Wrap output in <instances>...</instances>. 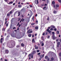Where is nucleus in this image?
Segmentation results:
<instances>
[{
    "instance_id": "2eb2a0df",
    "label": "nucleus",
    "mask_w": 61,
    "mask_h": 61,
    "mask_svg": "<svg viewBox=\"0 0 61 61\" xmlns=\"http://www.w3.org/2000/svg\"><path fill=\"white\" fill-rule=\"evenodd\" d=\"M3 38H1V40H0V43H2V40H3Z\"/></svg>"
},
{
    "instance_id": "9d476101",
    "label": "nucleus",
    "mask_w": 61,
    "mask_h": 61,
    "mask_svg": "<svg viewBox=\"0 0 61 61\" xmlns=\"http://www.w3.org/2000/svg\"><path fill=\"white\" fill-rule=\"evenodd\" d=\"M44 54H43V55H41L40 56V58H42L43 57H44Z\"/></svg>"
},
{
    "instance_id": "603ef678",
    "label": "nucleus",
    "mask_w": 61,
    "mask_h": 61,
    "mask_svg": "<svg viewBox=\"0 0 61 61\" xmlns=\"http://www.w3.org/2000/svg\"><path fill=\"white\" fill-rule=\"evenodd\" d=\"M51 52H50L48 53V54H51Z\"/></svg>"
},
{
    "instance_id": "f257e3e1",
    "label": "nucleus",
    "mask_w": 61,
    "mask_h": 61,
    "mask_svg": "<svg viewBox=\"0 0 61 61\" xmlns=\"http://www.w3.org/2000/svg\"><path fill=\"white\" fill-rule=\"evenodd\" d=\"M15 42H14V41H11V44L12 46H15Z\"/></svg>"
},
{
    "instance_id": "9b49d317",
    "label": "nucleus",
    "mask_w": 61,
    "mask_h": 61,
    "mask_svg": "<svg viewBox=\"0 0 61 61\" xmlns=\"http://www.w3.org/2000/svg\"><path fill=\"white\" fill-rule=\"evenodd\" d=\"M47 31L49 33H50L51 32V31L49 30V29H47Z\"/></svg>"
},
{
    "instance_id": "338daca9",
    "label": "nucleus",
    "mask_w": 61,
    "mask_h": 61,
    "mask_svg": "<svg viewBox=\"0 0 61 61\" xmlns=\"http://www.w3.org/2000/svg\"><path fill=\"white\" fill-rule=\"evenodd\" d=\"M9 36H7V38H9Z\"/></svg>"
},
{
    "instance_id": "ddd939ff",
    "label": "nucleus",
    "mask_w": 61,
    "mask_h": 61,
    "mask_svg": "<svg viewBox=\"0 0 61 61\" xmlns=\"http://www.w3.org/2000/svg\"><path fill=\"white\" fill-rule=\"evenodd\" d=\"M13 3V1H11L9 3H8V4L9 5H11V4H12Z\"/></svg>"
},
{
    "instance_id": "774afa93",
    "label": "nucleus",
    "mask_w": 61,
    "mask_h": 61,
    "mask_svg": "<svg viewBox=\"0 0 61 61\" xmlns=\"http://www.w3.org/2000/svg\"><path fill=\"white\" fill-rule=\"evenodd\" d=\"M24 20H25V19H22V22H24Z\"/></svg>"
},
{
    "instance_id": "3c124183",
    "label": "nucleus",
    "mask_w": 61,
    "mask_h": 61,
    "mask_svg": "<svg viewBox=\"0 0 61 61\" xmlns=\"http://www.w3.org/2000/svg\"><path fill=\"white\" fill-rule=\"evenodd\" d=\"M23 19V18L20 21V23H21V22H22V20Z\"/></svg>"
},
{
    "instance_id": "0eeeda50",
    "label": "nucleus",
    "mask_w": 61,
    "mask_h": 61,
    "mask_svg": "<svg viewBox=\"0 0 61 61\" xmlns=\"http://www.w3.org/2000/svg\"><path fill=\"white\" fill-rule=\"evenodd\" d=\"M41 46H44V44L43 43V41H42L41 42Z\"/></svg>"
},
{
    "instance_id": "6ab92c4d",
    "label": "nucleus",
    "mask_w": 61,
    "mask_h": 61,
    "mask_svg": "<svg viewBox=\"0 0 61 61\" xmlns=\"http://www.w3.org/2000/svg\"><path fill=\"white\" fill-rule=\"evenodd\" d=\"M36 29L37 30L38 29V27L37 26H36L35 27Z\"/></svg>"
},
{
    "instance_id": "5fc2aeb1",
    "label": "nucleus",
    "mask_w": 61,
    "mask_h": 61,
    "mask_svg": "<svg viewBox=\"0 0 61 61\" xmlns=\"http://www.w3.org/2000/svg\"><path fill=\"white\" fill-rule=\"evenodd\" d=\"M29 6L30 7H33V6L32 5H30Z\"/></svg>"
},
{
    "instance_id": "a18cd8bd",
    "label": "nucleus",
    "mask_w": 61,
    "mask_h": 61,
    "mask_svg": "<svg viewBox=\"0 0 61 61\" xmlns=\"http://www.w3.org/2000/svg\"><path fill=\"white\" fill-rule=\"evenodd\" d=\"M49 18L48 17V18H47V20H48V21H49Z\"/></svg>"
},
{
    "instance_id": "7c9ffc66",
    "label": "nucleus",
    "mask_w": 61,
    "mask_h": 61,
    "mask_svg": "<svg viewBox=\"0 0 61 61\" xmlns=\"http://www.w3.org/2000/svg\"><path fill=\"white\" fill-rule=\"evenodd\" d=\"M7 15L8 16H9L10 15V14L9 13H8Z\"/></svg>"
},
{
    "instance_id": "052dcab7",
    "label": "nucleus",
    "mask_w": 61,
    "mask_h": 61,
    "mask_svg": "<svg viewBox=\"0 0 61 61\" xmlns=\"http://www.w3.org/2000/svg\"><path fill=\"white\" fill-rule=\"evenodd\" d=\"M59 41V40H58V39H57L56 41H57V42H58Z\"/></svg>"
},
{
    "instance_id": "79ce46f5",
    "label": "nucleus",
    "mask_w": 61,
    "mask_h": 61,
    "mask_svg": "<svg viewBox=\"0 0 61 61\" xmlns=\"http://www.w3.org/2000/svg\"><path fill=\"white\" fill-rule=\"evenodd\" d=\"M59 56H61V53H59Z\"/></svg>"
},
{
    "instance_id": "bf43d9fd",
    "label": "nucleus",
    "mask_w": 61,
    "mask_h": 61,
    "mask_svg": "<svg viewBox=\"0 0 61 61\" xmlns=\"http://www.w3.org/2000/svg\"><path fill=\"white\" fill-rule=\"evenodd\" d=\"M45 35V33H43V34H42V35L43 36H44Z\"/></svg>"
},
{
    "instance_id": "58836bf2",
    "label": "nucleus",
    "mask_w": 61,
    "mask_h": 61,
    "mask_svg": "<svg viewBox=\"0 0 61 61\" xmlns=\"http://www.w3.org/2000/svg\"><path fill=\"white\" fill-rule=\"evenodd\" d=\"M2 31H5V28H3L2 29Z\"/></svg>"
},
{
    "instance_id": "393cba45",
    "label": "nucleus",
    "mask_w": 61,
    "mask_h": 61,
    "mask_svg": "<svg viewBox=\"0 0 61 61\" xmlns=\"http://www.w3.org/2000/svg\"><path fill=\"white\" fill-rule=\"evenodd\" d=\"M56 34H59V31H57Z\"/></svg>"
},
{
    "instance_id": "f704fd0d",
    "label": "nucleus",
    "mask_w": 61,
    "mask_h": 61,
    "mask_svg": "<svg viewBox=\"0 0 61 61\" xmlns=\"http://www.w3.org/2000/svg\"><path fill=\"white\" fill-rule=\"evenodd\" d=\"M7 20V18H5V21H6Z\"/></svg>"
},
{
    "instance_id": "c85d7f7f",
    "label": "nucleus",
    "mask_w": 61,
    "mask_h": 61,
    "mask_svg": "<svg viewBox=\"0 0 61 61\" xmlns=\"http://www.w3.org/2000/svg\"><path fill=\"white\" fill-rule=\"evenodd\" d=\"M31 54H29V57H31Z\"/></svg>"
},
{
    "instance_id": "412c9836",
    "label": "nucleus",
    "mask_w": 61,
    "mask_h": 61,
    "mask_svg": "<svg viewBox=\"0 0 61 61\" xmlns=\"http://www.w3.org/2000/svg\"><path fill=\"white\" fill-rule=\"evenodd\" d=\"M31 36H32V35H31V34H30L28 35V36L29 37H31Z\"/></svg>"
},
{
    "instance_id": "13d9d810",
    "label": "nucleus",
    "mask_w": 61,
    "mask_h": 61,
    "mask_svg": "<svg viewBox=\"0 0 61 61\" xmlns=\"http://www.w3.org/2000/svg\"><path fill=\"white\" fill-rule=\"evenodd\" d=\"M34 19V16H33V17L32 18V19Z\"/></svg>"
},
{
    "instance_id": "b1692460",
    "label": "nucleus",
    "mask_w": 61,
    "mask_h": 61,
    "mask_svg": "<svg viewBox=\"0 0 61 61\" xmlns=\"http://www.w3.org/2000/svg\"><path fill=\"white\" fill-rule=\"evenodd\" d=\"M30 11L31 13V15H33V12H32V11H31V10H30Z\"/></svg>"
},
{
    "instance_id": "f03ea898",
    "label": "nucleus",
    "mask_w": 61,
    "mask_h": 61,
    "mask_svg": "<svg viewBox=\"0 0 61 61\" xmlns=\"http://www.w3.org/2000/svg\"><path fill=\"white\" fill-rule=\"evenodd\" d=\"M52 4L53 5L52 6H53V8H55L56 7V5L55 4V2L54 1H53L52 2Z\"/></svg>"
},
{
    "instance_id": "72a5a7b5",
    "label": "nucleus",
    "mask_w": 61,
    "mask_h": 61,
    "mask_svg": "<svg viewBox=\"0 0 61 61\" xmlns=\"http://www.w3.org/2000/svg\"><path fill=\"white\" fill-rule=\"evenodd\" d=\"M34 40H35V39L33 38L32 40V42H34Z\"/></svg>"
},
{
    "instance_id": "bb28decb",
    "label": "nucleus",
    "mask_w": 61,
    "mask_h": 61,
    "mask_svg": "<svg viewBox=\"0 0 61 61\" xmlns=\"http://www.w3.org/2000/svg\"><path fill=\"white\" fill-rule=\"evenodd\" d=\"M52 34L53 36H55V32H52Z\"/></svg>"
},
{
    "instance_id": "864d4df0",
    "label": "nucleus",
    "mask_w": 61,
    "mask_h": 61,
    "mask_svg": "<svg viewBox=\"0 0 61 61\" xmlns=\"http://www.w3.org/2000/svg\"><path fill=\"white\" fill-rule=\"evenodd\" d=\"M47 34H48V32H46V35H47Z\"/></svg>"
},
{
    "instance_id": "39448f33",
    "label": "nucleus",
    "mask_w": 61,
    "mask_h": 61,
    "mask_svg": "<svg viewBox=\"0 0 61 61\" xmlns=\"http://www.w3.org/2000/svg\"><path fill=\"white\" fill-rule=\"evenodd\" d=\"M36 51L35 50L34 51H32V53L31 54L33 55L34 54H36Z\"/></svg>"
},
{
    "instance_id": "0e129e2a",
    "label": "nucleus",
    "mask_w": 61,
    "mask_h": 61,
    "mask_svg": "<svg viewBox=\"0 0 61 61\" xmlns=\"http://www.w3.org/2000/svg\"><path fill=\"white\" fill-rule=\"evenodd\" d=\"M32 37H34V35H32Z\"/></svg>"
},
{
    "instance_id": "a878e982",
    "label": "nucleus",
    "mask_w": 61,
    "mask_h": 61,
    "mask_svg": "<svg viewBox=\"0 0 61 61\" xmlns=\"http://www.w3.org/2000/svg\"><path fill=\"white\" fill-rule=\"evenodd\" d=\"M46 6H45L43 8V10H46L44 9H45V8H46Z\"/></svg>"
},
{
    "instance_id": "37998d69",
    "label": "nucleus",
    "mask_w": 61,
    "mask_h": 61,
    "mask_svg": "<svg viewBox=\"0 0 61 61\" xmlns=\"http://www.w3.org/2000/svg\"><path fill=\"white\" fill-rule=\"evenodd\" d=\"M40 54H41V53H40V52H39L37 54L38 55H40Z\"/></svg>"
},
{
    "instance_id": "1a4fd4ad",
    "label": "nucleus",
    "mask_w": 61,
    "mask_h": 61,
    "mask_svg": "<svg viewBox=\"0 0 61 61\" xmlns=\"http://www.w3.org/2000/svg\"><path fill=\"white\" fill-rule=\"evenodd\" d=\"M51 28H55L56 27L54 26V25H51Z\"/></svg>"
},
{
    "instance_id": "e433bc0d",
    "label": "nucleus",
    "mask_w": 61,
    "mask_h": 61,
    "mask_svg": "<svg viewBox=\"0 0 61 61\" xmlns=\"http://www.w3.org/2000/svg\"><path fill=\"white\" fill-rule=\"evenodd\" d=\"M12 10H11L10 12V14H12Z\"/></svg>"
},
{
    "instance_id": "4d7b16f0",
    "label": "nucleus",
    "mask_w": 61,
    "mask_h": 61,
    "mask_svg": "<svg viewBox=\"0 0 61 61\" xmlns=\"http://www.w3.org/2000/svg\"><path fill=\"white\" fill-rule=\"evenodd\" d=\"M2 60H3V58H1L0 59V61H2Z\"/></svg>"
},
{
    "instance_id": "a19ab883",
    "label": "nucleus",
    "mask_w": 61,
    "mask_h": 61,
    "mask_svg": "<svg viewBox=\"0 0 61 61\" xmlns=\"http://www.w3.org/2000/svg\"><path fill=\"white\" fill-rule=\"evenodd\" d=\"M50 30H51V31H52V30H54V29H53V28H51L50 29Z\"/></svg>"
},
{
    "instance_id": "f3484780",
    "label": "nucleus",
    "mask_w": 61,
    "mask_h": 61,
    "mask_svg": "<svg viewBox=\"0 0 61 61\" xmlns=\"http://www.w3.org/2000/svg\"><path fill=\"white\" fill-rule=\"evenodd\" d=\"M56 13H57V12L56 11V10H54L53 11L54 14H56Z\"/></svg>"
},
{
    "instance_id": "8fccbe9b",
    "label": "nucleus",
    "mask_w": 61,
    "mask_h": 61,
    "mask_svg": "<svg viewBox=\"0 0 61 61\" xmlns=\"http://www.w3.org/2000/svg\"><path fill=\"white\" fill-rule=\"evenodd\" d=\"M51 28V26L48 27V29H50V28Z\"/></svg>"
},
{
    "instance_id": "69168bd1",
    "label": "nucleus",
    "mask_w": 61,
    "mask_h": 61,
    "mask_svg": "<svg viewBox=\"0 0 61 61\" xmlns=\"http://www.w3.org/2000/svg\"><path fill=\"white\" fill-rule=\"evenodd\" d=\"M15 56H17V54L15 53Z\"/></svg>"
},
{
    "instance_id": "20e7f679",
    "label": "nucleus",
    "mask_w": 61,
    "mask_h": 61,
    "mask_svg": "<svg viewBox=\"0 0 61 61\" xmlns=\"http://www.w3.org/2000/svg\"><path fill=\"white\" fill-rule=\"evenodd\" d=\"M25 11V9L24 8H23L20 10V12L23 13V12H24Z\"/></svg>"
},
{
    "instance_id": "dca6fc26",
    "label": "nucleus",
    "mask_w": 61,
    "mask_h": 61,
    "mask_svg": "<svg viewBox=\"0 0 61 61\" xmlns=\"http://www.w3.org/2000/svg\"><path fill=\"white\" fill-rule=\"evenodd\" d=\"M21 46H22L23 47V46H24L25 45L23 43H22L21 44Z\"/></svg>"
},
{
    "instance_id": "de8ad7c7",
    "label": "nucleus",
    "mask_w": 61,
    "mask_h": 61,
    "mask_svg": "<svg viewBox=\"0 0 61 61\" xmlns=\"http://www.w3.org/2000/svg\"><path fill=\"white\" fill-rule=\"evenodd\" d=\"M54 46H53L51 47L52 49H54Z\"/></svg>"
},
{
    "instance_id": "09e8293b",
    "label": "nucleus",
    "mask_w": 61,
    "mask_h": 61,
    "mask_svg": "<svg viewBox=\"0 0 61 61\" xmlns=\"http://www.w3.org/2000/svg\"><path fill=\"white\" fill-rule=\"evenodd\" d=\"M36 52H39V50H37L36 51Z\"/></svg>"
},
{
    "instance_id": "6e6d98bb",
    "label": "nucleus",
    "mask_w": 61,
    "mask_h": 61,
    "mask_svg": "<svg viewBox=\"0 0 61 61\" xmlns=\"http://www.w3.org/2000/svg\"><path fill=\"white\" fill-rule=\"evenodd\" d=\"M8 23L6 24V26H8Z\"/></svg>"
},
{
    "instance_id": "aec40b11",
    "label": "nucleus",
    "mask_w": 61,
    "mask_h": 61,
    "mask_svg": "<svg viewBox=\"0 0 61 61\" xmlns=\"http://www.w3.org/2000/svg\"><path fill=\"white\" fill-rule=\"evenodd\" d=\"M18 7H19V8H21L22 7V5H18Z\"/></svg>"
},
{
    "instance_id": "49530a36",
    "label": "nucleus",
    "mask_w": 61,
    "mask_h": 61,
    "mask_svg": "<svg viewBox=\"0 0 61 61\" xmlns=\"http://www.w3.org/2000/svg\"><path fill=\"white\" fill-rule=\"evenodd\" d=\"M58 1L60 2V3H61V0H58Z\"/></svg>"
},
{
    "instance_id": "cd10ccee",
    "label": "nucleus",
    "mask_w": 61,
    "mask_h": 61,
    "mask_svg": "<svg viewBox=\"0 0 61 61\" xmlns=\"http://www.w3.org/2000/svg\"><path fill=\"white\" fill-rule=\"evenodd\" d=\"M45 59H47L48 58V56H46L45 57Z\"/></svg>"
},
{
    "instance_id": "423d86ee",
    "label": "nucleus",
    "mask_w": 61,
    "mask_h": 61,
    "mask_svg": "<svg viewBox=\"0 0 61 61\" xmlns=\"http://www.w3.org/2000/svg\"><path fill=\"white\" fill-rule=\"evenodd\" d=\"M5 53L6 54H7L9 53V51L8 50H6L5 51Z\"/></svg>"
},
{
    "instance_id": "ea45409f",
    "label": "nucleus",
    "mask_w": 61,
    "mask_h": 61,
    "mask_svg": "<svg viewBox=\"0 0 61 61\" xmlns=\"http://www.w3.org/2000/svg\"><path fill=\"white\" fill-rule=\"evenodd\" d=\"M26 7L27 8H28L29 7V6H26Z\"/></svg>"
},
{
    "instance_id": "7ed1b4c3",
    "label": "nucleus",
    "mask_w": 61,
    "mask_h": 61,
    "mask_svg": "<svg viewBox=\"0 0 61 61\" xmlns=\"http://www.w3.org/2000/svg\"><path fill=\"white\" fill-rule=\"evenodd\" d=\"M52 39H53V40H55V39H56L57 38V37H55V35H53L52 36Z\"/></svg>"
},
{
    "instance_id": "4468645a",
    "label": "nucleus",
    "mask_w": 61,
    "mask_h": 61,
    "mask_svg": "<svg viewBox=\"0 0 61 61\" xmlns=\"http://www.w3.org/2000/svg\"><path fill=\"white\" fill-rule=\"evenodd\" d=\"M41 39L42 40H43V41H44V37H43V36H42L41 37Z\"/></svg>"
},
{
    "instance_id": "c756f323",
    "label": "nucleus",
    "mask_w": 61,
    "mask_h": 61,
    "mask_svg": "<svg viewBox=\"0 0 61 61\" xmlns=\"http://www.w3.org/2000/svg\"><path fill=\"white\" fill-rule=\"evenodd\" d=\"M30 30H29L27 31V33L29 34V32H30Z\"/></svg>"
},
{
    "instance_id": "c03bdc74",
    "label": "nucleus",
    "mask_w": 61,
    "mask_h": 61,
    "mask_svg": "<svg viewBox=\"0 0 61 61\" xmlns=\"http://www.w3.org/2000/svg\"><path fill=\"white\" fill-rule=\"evenodd\" d=\"M33 33V31H30V32L29 34H30V33Z\"/></svg>"
},
{
    "instance_id": "4be33fe9",
    "label": "nucleus",
    "mask_w": 61,
    "mask_h": 61,
    "mask_svg": "<svg viewBox=\"0 0 61 61\" xmlns=\"http://www.w3.org/2000/svg\"><path fill=\"white\" fill-rule=\"evenodd\" d=\"M56 8H57L58 7H59V5H56Z\"/></svg>"
},
{
    "instance_id": "473e14b6",
    "label": "nucleus",
    "mask_w": 61,
    "mask_h": 61,
    "mask_svg": "<svg viewBox=\"0 0 61 61\" xmlns=\"http://www.w3.org/2000/svg\"><path fill=\"white\" fill-rule=\"evenodd\" d=\"M55 31H56V30H57V29H56V28H55L54 30Z\"/></svg>"
},
{
    "instance_id": "6e6552de",
    "label": "nucleus",
    "mask_w": 61,
    "mask_h": 61,
    "mask_svg": "<svg viewBox=\"0 0 61 61\" xmlns=\"http://www.w3.org/2000/svg\"><path fill=\"white\" fill-rule=\"evenodd\" d=\"M35 3L36 4H38V0H35Z\"/></svg>"
},
{
    "instance_id": "e2e57ef3",
    "label": "nucleus",
    "mask_w": 61,
    "mask_h": 61,
    "mask_svg": "<svg viewBox=\"0 0 61 61\" xmlns=\"http://www.w3.org/2000/svg\"><path fill=\"white\" fill-rule=\"evenodd\" d=\"M50 37V36H48L47 38L49 39V38Z\"/></svg>"
},
{
    "instance_id": "a211bd4d",
    "label": "nucleus",
    "mask_w": 61,
    "mask_h": 61,
    "mask_svg": "<svg viewBox=\"0 0 61 61\" xmlns=\"http://www.w3.org/2000/svg\"><path fill=\"white\" fill-rule=\"evenodd\" d=\"M60 42H58L57 43V45H58V46H59L60 45Z\"/></svg>"
},
{
    "instance_id": "680f3d73",
    "label": "nucleus",
    "mask_w": 61,
    "mask_h": 61,
    "mask_svg": "<svg viewBox=\"0 0 61 61\" xmlns=\"http://www.w3.org/2000/svg\"><path fill=\"white\" fill-rule=\"evenodd\" d=\"M47 60V61H49V58H48Z\"/></svg>"
},
{
    "instance_id": "2f4dec72",
    "label": "nucleus",
    "mask_w": 61,
    "mask_h": 61,
    "mask_svg": "<svg viewBox=\"0 0 61 61\" xmlns=\"http://www.w3.org/2000/svg\"><path fill=\"white\" fill-rule=\"evenodd\" d=\"M51 60H54V59L53 58V57H52L51 58Z\"/></svg>"
},
{
    "instance_id": "f8f14e48",
    "label": "nucleus",
    "mask_w": 61,
    "mask_h": 61,
    "mask_svg": "<svg viewBox=\"0 0 61 61\" xmlns=\"http://www.w3.org/2000/svg\"><path fill=\"white\" fill-rule=\"evenodd\" d=\"M34 46L35 47V49H38V47H36V45H35Z\"/></svg>"
},
{
    "instance_id": "c9c22d12",
    "label": "nucleus",
    "mask_w": 61,
    "mask_h": 61,
    "mask_svg": "<svg viewBox=\"0 0 61 61\" xmlns=\"http://www.w3.org/2000/svg\"><path fill=\"white\" fill-rule=\"evenodd\" d=\"M19 47H20V46L19 45H17L16 46V47H17V48H18Z\"/></svg>"
},
{
    "instance_id": "4c0bfd02",
    "label": "nucleus",
    "mask_w": 61,
    "mask_h": 61,
    "mask_svg": "<svg viewBox=\"0 0 61 61\" xmlns=\"http://www.w3.org/2000/svg\"><path fill=\"white\" fill-rule=\"evenodd\" d=\"M35 25V23H32L31 24V25Z\"/></svg>"
},
{
    "instance_id": "5701e85b",
    "label": "nucleus",
    "mask_w": 61,
    "mask_h": 61,
    "mask_svg": "<svg viewBox=\"0 0 61 61\" xmlns=\"http://www.w3.org/2000/svg\"><path fill=\"white\" fill-rule=\"evenodd\" d=\"M18 16H19L20 15V12H19L18 13Z\"/></svg>"
}]
</instances>
